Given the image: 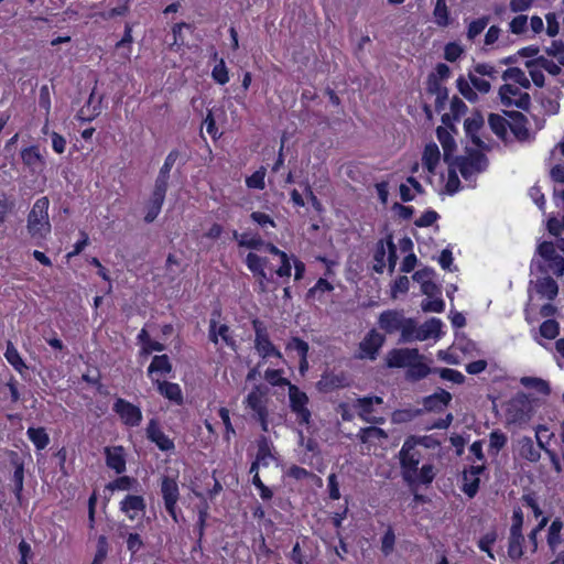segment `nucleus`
<instances>
[{
	"mask_svg": "<svg viewBox=\"0 0 564 564\" xmlns=\"http://www.w3.org/2000/svg\"><path fill=\"white\" fill-rule=\"evenodd\" d=\"M536 253L542 258L544 264L539 263V271L542 273L552 272L556 276L564 274V257L557 253L555 245L551 241H543L536 248Z\"/></svg>",
	"mask_w": 564,
	"mask_h": 564,
	"instance_id": "obj_2",
	"label": "nucleus"
},
{
	"mask_svg": "<svg viewBox=\"0 0 564 564\" xmlns=\"http://www.w3.org/2000/svg\"><path fill=\"white\" fill-rule=\"evenodd\" d=\"M401 337L400 341L402 343H411L413 340H416L414 338V335L417 333V325L414 319L412 318H405L403 319V326L400 329Z\"/></svg>",
	"mask_w": 564,
	"mask_h": 564,
	"instance_id": "obj_55",
	"label": "nucleus"
},
{
	"mask_svg": "<svg viewBox=\"0 0 564 564\" xmlns=\"http://www.w3.org/2000/svg\"><path fill=\"white\" fill-rule=\"evenodd\" d=\"M152 383L156 386L159 393L165 399L176 404L183 403V392L178 383L161 381L160 379H152Z\"/></svg>",
	"mask_w": 564,
	"mask_h": 564,
	"instance_id": "obj_23",
	"label": "nucleus"
},
{
	"mask_svg": "<svg viewBox=\"0 0 564 564\" xmlns=\"http://www.w3.org/2000/svg\"><path fill=\"white\" fill-rule=\"evenodd\" d=\"M489 17H482L469 23L467 29V39L474 41L488 25Z\"/></svg>",
	"mask_w": 564,
	"mask_h": 564,
	"instance_id": "obj_58",
	"label": "nucleus"
},
{
	"mask_svg": "<svg viewBox=\"0 0 564 564\" xmlns=\"http://www.w3.org/2000/svg\"><path fill=\"white\" fill-rule=\"evenodd\" d=\"M22 163L32 171H42L46 166V160L41 152L39 144H32L21 150Z\"/></svg>",
	"mask_w": 564,
	"mask_h": 564,
	"instance_id": "obj_20",
	"label": "nucleus"
},
{
	"mask_svg": "<svg viewBox=\"0 0 564 564\" xmlns=\"http://www.w3.org/2000/svg\"><path fill=\"white\" fill-rule=\"evenodd\" d=\"M256 338H254V349L259 357L263 360H268L271 358L281 359V352L274 347L271 343L267 327L264 324L258 319L252 322Z\"/></svg>",
	"mask_w": 564,
	"mask_h": 564,
	"instance_id": "obj_6",
	"label": "nucleus"
},
{
	"mask_svg": "<svg viewBox=\"0 0 564 564\" xmlns=\"http://www.w3.org/2000/svg\"><path fill=\"white\" fill-rule=\"evenodd\" d=\"M334 290L332 283H329L326 279H318L313 288L307 291L306 297L310 300H317L319 302L323 301V295L325 293H329Z\"/></svg>",
	"mask_w": 564,
	"mask_h": 564,
	"instance_id": "obj_45",
	"label": "nucleus"
},
{
	"mask_svg": "<svg viewBox=\"0 0 564 564\" xmlns=\"http://www.w3.org/2000/svg\"><path fill=\"white\" fill-rule=\"evenodd\" d=\"M167 188L164 185L154 182V187L151 192L149 199L145 202V214L144 221L147 224L153 223L158 216L160 215L165 197H166Z\"/></svg>",
	"mask_w": 564,
	"mask_h": 564,
	"instance_id": "obj_13",
	"label": "nucleus"
},
{
	"mask_svg": "<svg viewBox=\"0 0 564 564\" xmlns=\"http://www.w3.org/2000/svg\"><path fill=\"white\" fill-rule=\"evenodd\" d=\"M427 93L434 95L435 98V109L436 111H442L445 108L446 101L448 99V90L444 87L441 82L436 78L435 75H430L427 78Z\"/></svg>",
	"mask_w": 564,
	"mask_h": 564,
	"instance_id": "obj_25",
	"label": "nucleus"
},
{
	"mask_svg": "<svg viewBox=\"0 0 564 564\" xmlns=\"http://www.w3.org/2000/svg\"><path fill=\"white\" fill-rule=\"evenodd\" d=\"M563 521L560 518L554 519L549 527L546 543L552 553H555V551H560V545L563 543Z\"/></svg>",
	"mask_w": 564,
	"mask_h": 564,
	"instance_id": "obj_32",
	"label": "nucleus"
},
{
	"mask_svg": "<svg viewBox=\"0 0 564 564\" xmlns=\"http://www.w3.org/2000/svg\"><path fill=\"white\" fill-rule=\"evenodd\" d=\"M160 492L164 502V507L169 516L174 522H178L180 510L177 502L180 500V487L177 479L171 476H162L160 482Z\"/></svg>",
	"mask_w": 564,
	"mask_h": 564,
	"instance_id": "obj_4",
	"label": "nucleus"
},
{
	"mask_svg": "<svg viewBox=\"0 0 564 564\" xmlns=\"http://www.w3.org/2000/svg\"><path fill=\"white\" fill-rule=\"evenodd\" d=\"M184 29L192 31L193 28L189 23H185V22L175 23L173 25V28H172L173 41L170 44V47L172 51L177 52L178 50H181V47L185 46L186 41H185V36L183 35Z\"/></svg>",
	"mask_w": 564,
	"mask_h": 564,
	"instance_id": "obj_44",
	"label": "nucleus"
},
{
	"mask_svg": "<svg viewBox=\"0 0 564 564\" xmlns=\"http://www.w3.org/2000/svg\"><path fill=\"white\" fill-rule=\"evenodd\" d=\"M452 400L449 392L440 389L435 393L423 399V406L429 412H442Z\"/></svg>",
	"mask_w": 564,
	"mask_h": 564,
	"instance_id": "obj_24",
	"label": "nucleus"
},
{
	"mask_svg": "<svg viewBox=\"0 0 564 564\" xmlns=\"http://www.w3.org/2000/svg\"><path fill=\"white\" fill-rule=\"evenodd\" d=\"M400 463L403 469V477L406 481H414L413 476L417 471V466L420 463V454L415 449L414 445L410 444V442H404L401 451H400Z\"/></svg>",
	"mask_w": 564,
	"mask_h": 564,
	"instance_id": "obj_15",
	"label": "nucleus"
},
{
	"mask_svg": "<svg viewBox=\"0 0 564 564\" xmlns=\"http://www.w3.org/2000/svg\"><path fill=\"white\" fill-rule=\"evenodd\" d=\"M112 411L119 416L121 423L129 429L138 427L143 420L141 408L123 398L115 400Z\"/></svg>",
	"mask_w": 564,
	"mask_h": 564,
	"instance_id": "obj_5",
	"label": "nucleus"
},
{
	"mask_svg": "<svg viewBox=\"0 0 564 564\" xmlns=\"http://www.w3.org/2000/svg\"><path fill=\"white\" fill-rule=\"evenodd\" d=\"M384 338L377 330H370L359 344V352L357 355L360 359H376L379 349L381 348Z\"/></svg>",
	"mask_w": 564,
	"mask_h": 564,
	"instance_id": "obj_17",
	"label": "nucleus"
},
{
	"mask_svg": "<svg viewBox=\"0 0 564 564\" xmlns=\"http://www.w3.org/2000/svg\"><path fill=\"white\" fill-rule=\"evenodd\" d=\"M560 334V325L555 319H546L540 326V335L546 339H554Z\"/></svg>",
	"mask_w": 564,
	"mask_h": 564,
	"instance_id": "obj_59",
	"label": "nucleus"
},
{
	"mask_svg": "<svg viewBox=\"0 0 564 564\" xmlns=\"http://www.w3.org/2000/svg\"><path fill=\"white\" fill-rule=\"evenodd\" d=\"M509 116L508 127L518 140H525L529 137L527 118L519 111L506 112Z\"/></svg>",
	"mask_w": 564,
	"mask_h": 564,
	"instance_id": "obj_28",
	"label": "nucleus"
},
{
	"mask_svg": "<svg viewBox=\"0 0 564 564\" xmlns=\"http://www.w3.org/2000/svg\"><path fill=\"white\" fill-rule=\"evenodd\" d=\"M488 124L491 131L501 140H506L508 134V120L497 113H490Z\"/></svg>",
	"mask_w": 564,
	"mask_h": 564,
	"instance_id": "obj_43",
	"label": "nucleus"
},
{
	"mask_svg": "<svg viewBox=\"0 0 564 564\" xmlns=\"http://www.w3.org/2000/svg\"><path fill=\"white\" fill-rule=\"evenodd\" d=\"M212 58L216 62L213 70L212 78L219 85H225L229 82V72L223 58H218V53L214 52Z\"/></svg>",
	"mask_w": 564,
	"mask_h": 564,
	"instance_id": "obj_41",
	"label": "nucleus"
},
{
	"mask_svg": "<svg viewBox=\"0 0 564 564\" xmlns=\"http://www.w3.org/2000/svg\"><path fill=\"white\" fill-rule=\"evenodd\" d=\"M108 551H109L108 539L106 535L101 534L97 538L96 553H95L91 564H102L108 555Z\"/></svg>",
	"mask_w": 564,
	"mask_h": 564,
	"instance_id": "obj_56",
	"label": "nucleus"
},
{
	"mask_svg": "<svg viewBox=\"0 0 564 564\" xmlns=\"http://www.w3.org/2000/svg\"><path fill=\"white\" fill-rule=\"evenodd\" d=\"M139 486V481L137 478L128 475H120L115 480L108 482L106 485V489L110 491H126V490H132L135 489Z\"/></svg>",
	"mask_w": 564,
	"mask_h": 564,
	"instance_id": "obj_40",
	"label": "nucleus"
},
{
	"mask_svg": "<svg viewBox=\"0 0 564 564\" xmlns=\"http://www.w3.org/2000/svg\"><path fill=\"white\" fill-rule=\"evenodd\" d=\"M172 370L173 366L167 355H155L148 367L147 375L152 380L155 379L154 375L165 377L170 375Z\"/></svg>",
	"mask_w": 564,
	"mask_h": 564,
	"instance_id": "obj_29",
	"label": "nucleus"
},
{
	"mask_svg": "<svg viewBox=\"0 0 564 564\" xmlns=\"http://www.w3.org/2000/svg\"><path fill=\"white\" fill-rule=\"evenodd\" d=\"M50 199L46 196L37 198L26 217V230L36 246H43L52 231L48 216Z\"/></svg>",
	"mask_w": 564,
	"mask_h": 564,
	"instance_id": "obj_1",
	"label": "nucleus"
},
{
	"mask_svg": "<svg viewBox=\"0 0 564 564\" xmlns=\"http://www.w3.org/2000/svg\"><path fill=\"white\" fill-rule=\"evenodd\" d=\"M273 274H274V269L272 267H270L268 270V273H267V279L263 278L262 275L256 276L258 290L260 292H270L275 289V283L273 281Z\"/></svg>",
	"mask_w": 564,
	"mask_h": 564,
	"instance_id": "obj_63",
	"label": "nucleus"
},
{
	"mask_svg": "<svg viewBox=\"0 0 564 564\" xmlns=\"http://www.w3.org/2000/svg\"><path fill=\"white\" fill-rule=\"evenodd\" d=\"M404 316L397 311H384L379 316V326L384 332L392 334L401 329Z\"/></svg>",
	"mask_w": 564,
	"mask_h": 564,
	"instance_id": "obj_26",
	"label": "nucleus"
},
{
	"mask_svg": "<svg viewBox=\"0 0 564 564\" xmlns=\"http://www.w3.org/2000/svg\"><path fill=\"white\" fill-rule=\"evenodd\" d=\"M442 322L438 318H431L424 324L417 326V333L414 335L416 340L423 341L429 338H438L441 334Z\"/></svg>",
	"mask_w": 564,
	"mask_h": 564,
	"instance_id": "obj_31",
	"label": "nucleus"
},
{
	"mask_svg": "<svg viewBox=\"0 0 564 564\" xmlns=\"http://www.w3.org/2000/svg\"><path fill=\"white\" fill-rule=\"evenodd\" d=\"M507 435L499 430H495L489 435V452L497 455L507 444Z\"/></svg>",
	"mask_w": 564,
	"mask_h": 564,
	"instance_id": "obj_54",
	"label": "nucleus"
},
{
	"mask_svg": "<svg viewBox=\"0 0 564 564\" xmlns=\"http://www.w3.org/2000/svg\"><path fill=\"white\" fill-rule=\"evenodd\" d=\"M26 436L34 445L36 451H43L50 444V435L47 434L46 429L43 426L29 427L26 431Z\"/></svg>",
	"mask_w": 564,
	"mask_h": 564,
	"instance_id": "obj_36",
	"label": "nucleus"
},
{
	"mask_svg": "<svg viewBox=\"0 0 564 564\" xmlns=\"http://www.w3.org/2000/svg\"><path fill=\"white\" fill-rule=\"evenodd\" d=\"M273 459L274 458L270 451L269 441L265 437H261L258 443V453L256 456V460L251 464L249 473H253L254 470L261 469L262 467H269Z\"/></svg>",
	"mask_w": 564,
	"mask_h": 564,
	"instance_id": "obj_27",
	"label": "nucleus"
},
{
	"mask_svg": "<svg viewBox=\"0 0 564 564\" xmlns=\"http://www.w3.org/2000/svg\"><path fill=\"white\" fill-rule=\"evenodd\" d=\"M525 67L529 70L530 77L535 86L543 87L544 86V74L543 69L538 66L534 59H530L525 62Z\"/></svg>",
	"mask_w": 564,
	"mask_h": 564,
	"instance_id": "obj_60",
	"label": "nucleus"
},
{
	"mask_svg": "<svg viewBox=\"0 0 564 564\" xmlns=\"http://www.w3.org/2000/svg\"><path fill=\"white\" fill-rule=\"evenodd\" d=\"M431 372V369L426 364L423 362V359H419L411 364V366L406 370V378L413 381L421 380L425 378Z\"/></svg>",
	"mask_w": 564,
	"mask_h": 564,
	"instance_id": "obj_47",
	"label": "nucleus"
},
{
	"mask_svg": "<svg viewBox=\"0 0 564 564\" xmlns=\"http://www.w3.org/2000/svg\"><path fill=\"white\" fill-rule=\"evenodd\" d=\"M454 166L466 181H470L487 169L488 159L479 151H471L466 156L456 158Z\"/></svg>",
	"mask_w": 564,
	"mask_h": 564,
	"instance_id": "obj_3",
	"label": "nucleus"
},
{
	"mask_svg": "<svg viewBox=\"0 0 564 564\" xmlns=\"http://www.w3.org/2000/svg\"><path fill=\"white\" fill-rule=\"evenodd\" d=\"M386 247H387V240H379L377 242L376 251H375V264L373 270L378 273H382L386 268Z\"/></svg>",
	"mask_w": 564,
	"mask_h": 564,
	"instance_id": "obj_53",
	"label": "nucleus"
},
{
	"mask_svg": "<svg viewBox=\"0 0 564 564\" xmlns=\"http://www.w3.org/2000/svg\"><path fill=\"white\" fill-rule=\"evenodd\" d=\"M178 156L180 151L177 149H173L169 152L163 162V165L160 167L159 174L154 181L155 183L164 185L166 188H169L170 173Z\"/></svg>",
	"mask_w": 564,
	"mask_h": 564,
	"instance_id": "obj_34",
	"label": "nucleus"
},
{
	"mask_svg": "<svg viewBox=\"0 0 564 564\" xmlns=\"http://www.w3.org/2000/svg\"><path fill=\"white\" fill-rule=\"evenodd\" d=\"M440 156L441 153L436 143L432 142L425 145L422 155V163L431 174L435 173V169L440 162Z\"/></svg>",
	"mask_w": 564,
	"mask_h": 564,
	"instance_id": "obj_37",
	"label": "nucleus"
},
{
	"mask_svg": "<svg viewBox=\"0 0 564 564\" xmlns=\"http://www.w3.org/2000/svg\"><path fill=\"white\" fill-rule=\"evenodd\" d=\"M11 464L14 466V471L11 478L12 492L18 501L22 505V492L24 488V463L15 452L11 453Z\"/></svg>",
	"mask_w": 564,
	"mask_h": 564,
	"instance_id": "obj_19",
	"label": "nucleus"
},
{
	"mask_svg": "<svg viewBox=\"0 0 564 564\" xmlns=\"http://www.w3.org/2000/svg\"><path fill=\"white\" fill-rule=\"evenodd\" d=\"M502 79L506 82L511 80L524 89H529L531 87V82L519 67H510L506 69L502 74Z\"/></svg>",
	"mask_w": 564,
	"mask_h": 564,
	"instance_id": "obj_42",
	"label": "nucleus"
},
{
	"mask_svg": "<svg viewBox=\"0 0 564 564\" xmlns=\"http://www.w3.org/2000/svg\"><path fill=\"white\" fill-rule=\"evenodd\" d=\"M485 126L484 117L479 112H474L470 117L465 120L464 128L467 137L471 139V142L480 149H488L489 145L482 139V129Z\"/></svg>",
	"mask_w": 564,
	"mask_h": 564,
	"instance_id": "obj_16",
	"label": "nucleus"
},
{
	"mask_svg": "<svg viewBox=\"0 0 564 564\" xmlns=\"http://www.w3.org/2000/svg\"><path fill=\"white\" fill-rule=\"evenodd\" d=\"M437 139L444 149V160L447 162L449 155L455 148V141L451 133L443 127H438L436 130Z\"/></svg>",
	"mask_w": 564,
	"mask_h": 564,
	"instance_id": "obj_50",
	"label": "nucleus"
},
{
	"mask_svg": "<svg viewBox=\"0 0 564 564\" xmlns=\"http://www.w3.org/2000/svg\"><path fill=\"white\" fill-rule=\"evenodd\" d=\"M250 218L252 223L256 224L265 234L269 232V229H274L276 227L275 221L269 214L262 212H253L251 213Z\"/></svg>",
	"mask_w": 564,
	"mask_h": 564,
	"instance_id": "obj_51",
	"label": "nucleus"
},
{
	"mask_svg": "<svg viewBox=\"0 0 564 564\" xmlns=\"http://www.w3.org/2000/svg\"><path fill=\"white\" fill-rule=\"evenodd\" d=\"M318 384L324 387L327 390H333V389L343 388V387L347 386V382L343 376L328 375V376H323V378L318 382Z\"/></svg>",
	"mask_w": 564,
	"mask_h": 564,
	"instance_id": "obj_61",
	"label": "nucleus"
},
{
	"mask_svg": "<svg viewBox=\"0 0 564 564\" xmlns=\"http://www.w3.org/2000/svg\"><path fill=\"white\" fill-rule=\"evenodd\" d=\"M520 383L530 389H535L544 395L551 393L550 384L546 380L536 377H522Z\"/></svg>",
	"mask_w": 564,
	"mask_h": 564,
	"instance_id": "obj_48",
	"label": "nucleus"
},
{
	"mask_svg": "<svg viewBox=\"0 0 564 564\" xmlns=\"http://www.w3.org/2000/svg\"><path fill=\"white\" fill-rule=\"evenodd\" d=\"M433 17L434 22L441 28H445L449 24V11L446 6V0H436Z\"/></svg>",
	"mask_w": 564,
	"mask_h": 564,
	"instance_id": "obj_46",
	"label": "nucleus"
},
{
	"mask_svg": "<svg viewBox=\"0 0 564 564\" xmlns=\"http://www.w3.org/2000/svg\"><path fill=\"white\" fill-rule=\"evenodd\" d=\"M458 91L471 102H475L478 99L477 93L474 90V87L470 86L469 82H467L464 77H459L456 82Z\"/></svg>",
	"mask_w": 564,
	"mask_h": 564,
	"instance_id": "obj_62",
	"label": "nucleus"
},
{
	"mask_svg": "<svg viewBox=\"0 0 564 564\" xmlns=\"http://www.w3.org/2000/svg\"><path fill=\"white\" fill-rule=\"evenodd\" d=\"M354 408L358 410V416L362 421H367L369 416H371V413L373 412V405L371 403V400L368 399L367 397L356 399Z\"/></svg>",
	"mask_w": 564,
	"mask_h": 564,
	"instance_id": "obj_57",
	"label": "nucleus"
},
{
	"mask_svg": "<svg viewBox=\"0 0 564 564\" xmlns=\"http://www.w3.org/2000/svg\"><path fill=\"white\" fill-rule=\"evenodd\" d=\"M501 104L506 107H517L522 110H528L531 104V98L528 93L522 91L520 87L505 84L499 89Z\"/></svg>",
	"mask_w": 564,
	"mask_h": 564,
	"instance_id": "obj_8",
	"label": "nucleus"
},
{
	"mask_svg": "<svg viewBox=\"0 0 564 564\" xmlns=\"http://www.w3.org/2000/svg\"><path fill=\"white\" fill-rule=\"evenodd\" d=\"M147 438L163 453L175 451L174 440L166 435L156 419H150L145 427Z\"/></svg>",
	"mask_w": 564,
	"mask_h": 564,
	"instance_id": "obj_10",
	"label": "nucleus"
},
{
	"mask_svg": "<svg viewBox=\"0 0 564 564\" xmlns=\"http://www.w3.org/2000/svg\"><path fill=\"white\" fill-rule=\"evenodd\" d=\"M506 419L509 424H524L531 419V404L524 397L510 400L506 409Z\"/></svg>",
	"mask_w": 564,
	"mask_h": 564,
	"instance_id": "obj_11",
	"label": "nucleus"
},
{
	"mask_svg": "<svg viewBox=\"0 0 564 564\" xmlns=\"http://www.w3.org/2000/svg\"><path fill=\"white\" fill-rule=\"evenodd\" d=\"M119 509L130 520H134L138 512H145L147 503L141 495H127L120 501Z\"/></svg>",
	"mask_w": 564,
	"mask_h": 564,
	"instance_id": "obj_21",
	"label": "nucleus"
},
{
	"mask_svg": "<svg viewBox=\"0 0 564 564\" xmlns=\"http://www.w3.org/2000/svg\"><path fill=\"white\" fill-rule=\"evenodd\" d=\"M269 268L267 259L249 252V270L254 276L262 275L267 279Z\"/></svg>",
	"mask_w": 564,
	"mask_h": 564,
	"instance_id": "obj_49",
	"label": "nucleus"
},
{
	"mask_svg": "<svg viewBox=\"0 0 564 564\" xmlns=\"http://www.w3.org/2000/svg\"><path fill=\"white\" fill-rule=\"evenodd\" d=\"M485 470V465H473L463 473V491L468 497H474L479 488V475Z\"/></svg>",
	"mask_w": 564,
	"mask_h": 564,
	"instance_id": "obj_22",
	"label": "nucleus"
},
{
	"mask_svg": "<svg viewBox=\"0 0 564 564\" xmlns=\"http://www.w3.org/2000/svg\"><path fill=\"white\" fill-rule=\"evenodd\" d=\"M419 359H424V356L416 348H395L390 350L386 357L389 368H409Z\"/></svg>",
	"mask_w": 564,
	"mask_h": 564,
	"instance_id": "obj_14",
	"label": "nucleus"
},
{
	"mask_svg": "<svg viewBox=\"0 0 564 564\" xmlns=\"http://www.w3.org/2000/svg\"><path fill=\"white\" fill-rule=\"evenodd\" d=\"M524 542L525 539L522 534V530H509L508 556L512 561H518L523 556Z\"/></svg>",
	"mask_w": 564,
	"mask_h": 564,
	"instance_id": "obj_30",
	"label": "nucleus"
},
{
	"mask_svg": "<svg viewBox=\"0 0 564 564\" xmlns=\"http://www.w3.org/2000/svg\"><path fill=\"white\" fill-rule=\"evenodd\" d=\"M220 315H221V313L219 310L213 311L212 317L209 321L208 338L215 345H218L219 338H220L227 347L235 350L236 349V340L231 336V330H230L229 326L226 324H218V319H219Z\"/></svg>",
	"mask_w": 564,
	"mask_h": 564,
	"instance_id": "obj_9",
	"label": "nucleus"
},
{
	"mask_svg": "<svg viewBox=\"0 0 564 564\" xmlns=\"http://www.w3.org/2000/svg\"><path fill=\"white\" fill-rule=\"evenodd\" d=\"M4 358L7 361L17 370L19 373H23L25 369H28L24 360L22 359L20 352L15 348L12 341H7V348L4 351Z\"/></svg>",
	"mask_w": 564,
	"mask_h": 564,
	"instance_id": "obj_39",
	"label": "nucleus"
},
{
	"mask_svg": "<svg viewBox=\"0 0 564 564\" xmlns=\"http://www.w3.org/2000/svg\"><path fill=\"white\" fill-rule=\"evenodd\" d=\"M547 55L556 58L557 63L564 66V43L561 41H553L549 47H546Z\"/></svg>",
	"mask_w": 564,
	"mask_h": 564,
	"instance_id": "obj_64",
	"label": "nucleus"
},
{
	"mask_svg": "<svg viewBox=\"0 0 564 564\" xmlns=\"http://www.w3.org/2000/svg\"><path fill=\"white\" fill-rule=\"evenodd\" d=\"M519 452L522 458L536 463L541 458L539 448L534 446L531 437L523 436L519 440Z\"/></svg>",
	"mask_w": 564,
	"mask_h": 564,
	"instance_id": "obj_38",
	"label": "nucleus"
},
{
	"mask_svg": "<svg viewBox=\"0 0 564 564\" xmlns=\"http://www.w3.org/2000/svg\"><path fill=\"white\" fill-rule=\"evenodd\" d=\"M252 474H253L252 484L256 487V489L259 491L260 498L264 502L270 501L273 497V490L270 487L264 485V481L262 480L261 475H260V469L254 470Z\"/></svg>",
	"mask_w": 564,
	"mask_h": 564,
	"instance_id": "obj_52",
	"label": "nucleus"
},
{
	"mask_svg": "<svg viewBox=\"0 0 564 564\" xmlns=\"http://www.w3.org/2000/svg\"><path fill=\"white\" fill-rule=\"evenodd\" d=\"M289 399L291 410L296 414L301 424H308L311 412L307 409L308 398L305 392L301 391L296 386H289Z\"/></svg>",
	"mask_w": 564,
	"mask_h": 564,
	"instance_id": "obj_12",
	"label": "nucleus"
},
{
	"mask_svg": "<svg viewBox=\"0 0 564 564\" xmlns=\"http://www.w3.org/2000/svg\"><path fill=\"white\" fill-rule=\"evenodd\" d=\"M268 393L269 388L267 386L257 387L251 393H249V408L252 409L253 419L259 422L263 431H268Z\"/></svg>",
	"mask_w": 564,
	"mask_h": 564,
	"instance_id": "obj_7",
	"label": "nucleus"
},
{
	"mask_svg": "<svg viewBox=\"0 0 564 564\" xmlns=\"http://www.w3.org/2000/svg\"><path fill=\"white\" fill-rule=\"evenodd\" d=\"M535 291L547 300L552 301L557 296L558 285L551 276L539 278L535 281Z\"/></svg>",
	"mask_w": 564,
	"mask_h": 564,
	"instance_id": "obj_35",
	"label": "nucleus"
},
{
	"mask_svg": "<svg viewBox=\"0 0 564 564\" xmlns=\"http://www.w3.org/2000/svg\"><path fill=\"white\" fill-rule=\"evenodd\" d=\"M106 466L116 474L121 475L127 470L124 448L121 445L106 446L104 448Z\"/></svg>",
	"mask_w": 564,
	"mask_h": 564,
	"instance_id": "obj_18",
	"label": "nucleus"
},
{
	"mask_svg": "<svg viewBox=\"0 0 564 564\" xmlns=\"http://www.w3.org/2000/svg\"><path fill=\"white\" fill-rule=\"evenodd\" d=\"M358 437L362 444L378 445L388 438V434L380 427L369 426L360 429Z\"/></svg>",
	"mask_w": 564,
	"mask_h": 564,
	"instance_id": "obj_33",
	"label": "nucleus"
}]
</instances>
